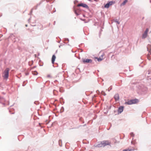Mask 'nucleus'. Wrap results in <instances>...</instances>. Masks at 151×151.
Segmentation results:
<instances>
[{"mask_svg": "<svg viewBox=\"0 0 151 151\" xmlns=\"http://www.w3.org/2000/svg\"><path fill=\"white\" fill-rule=\"evenodd\" d=\"M127 1L128 0H124L122 4V5H124L126 3Z\"/></svg>", "mask_w": 151, "mask_h": 151, "instance_id": "aec40b11", "label": "nucleus"}, {"mask_svg": "<svg viewBox=\"0 0 151 151\" xmlns=\"http://www.w3.org/2000/svg\"><path fill=\"white\" fill-rule=\"evenodd\" d=\"M32 10L29 13V14H32Z\"/></svg>", "mask_w": 151, "mask_h": 151, "instance_id": "cd10ccee", "label": "nucleus"}, {"mask_svg": "<svg viewBox=\"0 0 151 151\" xmlns=\"http://www.w3.org/2000/svg\"><path fill=\"white\" fill-rule=\"evenodd\" d=\"M74 12L75 13V14L77 15L78 16L80 14L78 13V12L76 10H74Z\"/></svg>", "mask_w": 151, "mask_h": 151, "instance_id": "6ab92c4d", "label": "nucleus"}, {"mask_svg": "<svg viewBox=\"0 0 151 151\" xmlns=\"http://www.w3.org/2000/svg\"><path fill=\"white\" fill-rule=\"evenodd\" d=\"M110 145V143L108 141H104L102 142H101L100 143L98 144L96 147H104L107 145Z\"/></svg>", "mask_w": 151, "mask_h": 151, "instance_id": "f257e3e1", "label": "nucleus"}, {"mask_svg": "<svg viewBox=\"0 0 151 151\" xmlns=\"http://www.w3.org/2000/svg\"><path fill=\"white\" fill-rule=\"evenodd\" d=\"M77 10L78 11H81V10L79 9H78Z\"/></svg>", "mask_w": 151, "mask_h": 151, "instance_id": "2f4dec72", "label": "nucleus"}, {"mask_svg": "<svg viewBox=\"0 0 151 151\" xmlns=\"http://www.w3.org/2000/svg\"><path fill=\"white\" fill-rule=\"evenodd\" d=\"M77 6L78 7L82 6L87 9H89V7L88 5L86 4L83 3H81L78 4Z\"/></svg>", "mask_w": 151, "mask_h": 151, "instance_id": "20e7f679", "label": "nucleus"}, {"mask_svg": "<svg viewBox=\"0 0 151 151\" xmlns=\"http://www.w3.org/2000/svg\"><path fill=\"white\" fill-rule=\"evenodd\" d=\"M50 75H48L47 76V77H50Z\"/></svg>", "mask_w": 151, "mask_h": 151, "instance_id": "c9c22d12", "label": "nucleus"}, {"mask_svg": "<svg viewBox=\"0 0 151 151\" xmlns=\"http://www.w3.org/2000/svg\"><path fill=\"white\" fill-rule=\"evenodd\" d=\"M128 105H131L132 104L131 100L129 101H128L126 102L125 103Z\"/></svg>", "mask_w": 151, "mask_h": 151, "instance_id": "2eb2a0df", "label": "nucleus"}, {"mask_svg": "<svg viewBox=\"0 0 151 151\" xmlns=\"http://www.w3.org/2000/svg\"><path fill=\"white\" fill-rule=\"evenodd\" d=\"M124 106H119L118 109V114H121L122 112L123 111Z\"/></svg>", "mask_w": 151, "mask_h": 151, "instance_id": "423d86ee", "label": "nucleus"}, {"mask_svg": "<svg viewBox=\"0 0 151 151\" xmlns=\"http://www.w3.org/2000/svg\"><path fill=\"white\" fill-rule=\"evenodd\" d=\"M25 26H26V27H27V24H26V25H25Z\"/></svg>", "mask_w": 151, "mask_h": 151, "instance_id": "4c0bfd02", "label": "nucleus"}, {"mask_svg": "<svg viewBox=\"0 0 151 151\" xmlns=\"http://www.w3.org/2000/svg\"><path fill=\"white\" fill-rule=\"evenodd\" d=\"M56 56L55 55H52V63L53 64L56 59Z\"/></svg>", "mask_w": 151, "mask_h": 151, "instance_id": "f8f14e48", "label": "nucleus"}, {"mask_svg": "<svg viewBox=\"0 0 151 151\" xmlns=\"http://www.w3.org/2000/svg\"><path fill=\"white\" fill-rule=\"evenodd\" d=\"M147 88L146 87H142L139 90V92L142 94H145L147 91Z\"/></svg>", "mask_w": 151, "mask_h": 151, "instance_id": "f03ea898", "label": "nucleus"}, {"mask_svg": "<svg viewBox=\"0 0 151 151\" xmlns=\"http://www.w3.org/2000/svg\"><path fill=\"white\" fill-rule=\"evenodd\" d=\"M59 144L60 147L62 146V141L61 139H60L59 140Z\"/></svg>", "mask_w": 151, "mask_h": 151, "instance_id": "dca6fc26", "label": "nucleus"}, {"mask_svg": "<svg viewBox=\"0 0 151 151\" xmlns=\"http://www.w3.org/2000/svg\"><path fill=\"white\" fill-rule=\"evenodd\" d=\"M82 61L84 63H91L92 62V60L91 59L85 58L83 59Z\"/></svg>", "mask_w": 151, "mask_h": 151, "instance_id": "0eeeda50", "label": "nucleus"}, {"mask_svg": "<svg viewBox=\"0 0 151 151\" xmlns=\"http://www.w3.org/2000/svg\"><path fill=\"white\" fill-rule=\"evenodd\" d=\"M115 22H116L118 24H119L120 22H119L117 19H116L114 20Z\"/></svg>", "mask_w": 151, "mask_h": 151, "instance_id": "4be33fe9", "label": "nucleus"}, {"mask_svg": "<svg viewBox=\"0 0 151 151\" xmlns=\"http://www.w3.org/2000/svg\"><path fill=\"white\" fill-rule=\"evenodd\" d=\"M14 35L13 34H11L10 35V37H12L13 36H14Z\"/></svg>", "mask_w": 151, "mask_h": 151, "instance_id": "c85d7f7f", "label": "nucleus"}, {"mask_svg": "<svg viewBox=\"0 0 151 151\" xmlns=\"http://www.w3.org/2000/svg\"><path fill=\"white\" fill-rule=\"evenodd\" d=\"M9 69L8 68H7L4 71V77L5 78H8L9 76Z\"/></svg>", "mask_w": 151, "mask_h": 151, "instance_id": "7ed1b4c3", "label": "nucleus"}, {"mask_svg": "<svg viewBox=\"0 0 151 151\" xmlns=\"http://www.w3.org/2000/svg\"><path fill=\"white\" fill-rule=\"evenodd\" d=\"M104 54H103L102 55H101V57H103V56H104Z\"/></svg>", "mask_w": 151, "mask_h": 151, "instance_id": "7c9ffc66", "label": "nucleus"}, {"mask_svg": "<svg viewBox=\"0 0 151 151\" xmlns=\"http://www.w3.org/2000/svg\"><path fill=\"white\" fill-rule=\"evenodd\" d=\"M114 98L116 101H118L119 99V96L118 93L116 94L114 96Z\"/></svg>", "mask_w": 151, "mask_h": 151, "instance_id": "9d476101", "label": "nucleus"}, {"mask_svg": "<svg viewBox=\"0 0 151 151\" xmlns=\"http://www.w3.org/2000/svg\"><path fill=\"white\" fill-rule=\"evenodd\" d=\"M132 104H135L138 102V100L137 99L131 100Z\"/></svg>", "mask_w": 151, "mask_h": 151, "instance_id": "9b49d317", "label": "nucleus"}, {"mask_svg": "<svg viewBox=\"0 0 151 151\" xmlns=\"http://www.w3.org/2000/svg\"><path fill=\"white\" fill-rule=\"evenodd\" d=\"M61 45H59V48H60V47H61Z\"/></svg>", "mask_w": 151, "mask_h": 151, "instance_id": "f704fd0d", "label": "nucleus"}, {"mask_svg": "<svg viewBox=\"0 0 151 151\" xmlns=\"http://www.w3.org/2000/svg\"><path fill=\"white\" fill-rule=\"evenodd\" d=\"M35 67H36V66L34 67V68H35Z\"/></svg>", "mask_w": 151, "mask_h": 151, "instance_id": "c03bdc74", "label": "nucleus"}, {"mask_svg": "<svg viewBox=\"0 0 151 151\" xmlns=\"http://www.w3.org/2000/svg\"><path fill=\"white\" fill-rule=\"evenodd\" d=\"M26 75H28V73H27L26 74Z\"/></svg>", "mask_w": 151, "mask_h": 151, "instance_id": "e433bc0d", "label": "nucleus"}, {"mask_svg": "<svg viewBox=\"0 0 151 151\" xmlns=\"http://www.w3.org/2000/svg\"><path fill=\"white\" fill-rule=\"evenodd\" d=\"M62 108H63V107H62Z\"/></svg>", "mask_w": 151, "mask_h": 151, "instance_id": "a18cd8bd", "label": "nucleus"}, {"mask_svg": "<svg viewBox=\"0 0 151 151\" xmlns=\"http://www.w3.org/2000/svg\"><path fill=\"white\" fill-rule=\"evenodd\" d=\"M65 40L66 41V40H67L68 41H69V40L68 38H65Z\"/></svg>", "mask_w": 151, "mask_h": 151, "instance_id": "a878e982", "label": "nucleus"}, {"mask_svg": "<svg viewBox=\"0 0 151 151\" xmlns=\"http://www.w3.org/2000/svg\"><path fill=\"white\" fill-rule=\"evenodd\" d=\"M30 19H29L28 20H29H29Z\"/></svg>", "mask_w": 151, "mask_h": 151, "instance_id": "79ce46f5", "label": "nucleus"}, {"mask_svg": "<svg viewBox=\"0 0 151 151\" xmlns=\"http://www.w3.org/2000/svg\"><path fill=\"white\" fill-rule=\"evenodd\" d=\"M34 103V104H35L36 105H37V102H36V101H35Z\"/></svg>", "mask_w": 151, "mask_h": 151, "instance_id": "c756f323", "label": "nucleus"}, {"mask_svg": "<svg viewBox=\"0 0 151 151\" xmlns=\"http://www.w3.org/2000/svg\"><path fill=\"white\" fill-rule=\"evenodd\" d=\"M54 23H55V22H54Z\"/></svg>", "mask_w": 151, "mask_h": 151, "instance_id": "37998d69", "label": "nucleus"}, {"mask_svg": "<svg viewBox=\"0 0 151 151\" xmlns=\"http://www.w3.org/2000/svg\"><path fill=\"white\" fill-rule=\"evenodd\" d=\"M60 41L58 42V43H60Z\"/></svg>", "mask_w": 151, "mask_h": 151, "instance_id": "ea45409f", "label": "nucleus"}, {"mask_svg": "<svg viewBox=\"0 0 151 151\" xmlns=\"http://www.w3.org/2000/svg\"><path fill=\"white\" fill-rule=\"evenodd\" d=\"M101 93H102V95H103L104 96H106V93L104 91H102V92H101Z\"/></svg>", "mask_w": 151, "mask_h": 151, "instance_id": "5701e85b", "label": "nucleus"}, {"mask_svg": "<svg viewBox=\"0 0 151 151\" xmlns=\"http://www.w3.org/2000/svg\"><path fill=\"white\" fill-rule=\"evenodd\" d=\"M32 74L34 75H37L38 74V73L37 71H35L32 72Z\"/></svg>", "mask_w": 151, "mask_h": 151, "instance_id": "f3484780", "label": "nucleus"}, {"mask_svg": "<svg viewBox=\"0 0 151 151\" xmlns=\"http://www.w3.org/2000/svg\"><path fill=\"white\" fill-rule=\"evenodd\" d=\"M145 76L148 79H151V72L150 71L148 70L146 73Z\"/></svg>", "mask_w": 151, "mask_h": 151, "instance_id": "1a4fd4ad", "label": "nucleus"}, {"mask_svg": "<svg viewBox=\"0 0 151 151\" xmlns=\"http://www.w3.org/2000/svg\"><path fill=\"white\" fill-rule=\"evenodd\" d=\"M113 3V1H110L105 5L104 7L106 8H108L110 6L112 5Z\"/></svg>", "mask_w": 151, "mask_h": 151, "instance_id": "6e6552de", "label": "nucleus"}, {"mask_svg": "<svg viewBox=\"0 0 151 151\" xmlns=\"http://www.w3.org/2000/svg\"><path fill=\"white\" fill-rule=\"evenodd\" d=\"M94 1H99V0H94Z\"/></svg>", "mask_w": 151, "mask_h": 151, "instance_id": "473e14b6", "label": "nucleus"}, {"mask_svg": "<svg viewBox=\"0 0 151 151\" xmlns=\"http://www.w3.org/2000/svg\"><path fill=\"white\" fill-rule=\"evenodd\" d=\"M55 11H56V10H55H55H54V11H53V13H54V12H55Z\"/></svg>", "mask_w": 151, "mask_h": 151, "instance_id": "72a5a7b5", "label": "nucleus"}, {"mask_svg": "<svg viewBox=\"0 0 151 151\" xmlns=\"http://www.w3.org/2000/svg\"><path fill=\"white\" fill-rule=\"evenodd\" d=\"M95 58L97 59L98 61L99 62L101 61L103 59V58H101V57H99V58H98L97 57H95Z\"/></svg>", "mask_w": 151, "mask_h": 151, "instance_id": "4468645a", "label": "nucleus"}, {"mask_svg": "<svg viewBox=\"0 0 151 151\" xmlns=\"http://www.w3.org/2000/svg\"><path fill=\"white\" fill-rule=\"evenodd\" d=\"M111 89H112V88H111L109 89L108 88V90L109 91Z\"/></svg>", "mask_w": 151, "mask_h": 151, "instance_id": "bb28decb", "label": "nucleus"}, {"mask_svg": "<svg viewBox=\"0 0 151 151\" xmlns=\"http://www.w3.org/2000/svg\"><path fill=\"white\" fill-rule=\"evenodd\" d=\"M148 31V28H147L145 31L144 33L142 34V39H144L147 36V33Z\"/></svg>", "mask_w": 151, "mask_h": 151, "instance_id": "39448f33", "label": "nucleus"}, {"mask_svg": "<svg viewBox=\"0 0 151 151\" xmlns=\"http://www.w3.org/2000/svg\"><path fill=\"white\" fill-rule=\"evenodd\" d=\"M122 151H134V150L132 149H128L124 150Z\"/></svg>", "mask_w": 151, "mask_h": 151, "instance_id": "a211bd4d", "label": "nucleus"}, {"mask_svg": "<svg viewBox=\"0 0 151 151\" xmlns=\"http://www.w3.org/2000/svg\"><path fill=\"white\" fill-rule=\"evenodd\" d=\"M41 3V2H40L39 3L37 4V6H35V9H37V7Z\"/></svg>", "mask_w": 151, "mask_h": 151, "instance_id": "412c9836", "label": "nucleus"}, {"mask_svg": "<svg viewBox=\"0 0 151 151\" xmlns=\"http://www.w3.org/2000/svg\"><path fill=\"white\" fill-rule=\"evenodd\" d=\"M149 52L150 53V54L151 55V52H150H150Z\"/></svg>", "mask_w": 151, "mask_h": 151, "instance_id": "58836bf2", "label": "nucleus"}, {"mask_svg": "<svg viewBox=\"0 0 151 151\" xmlns=\"http://www.w3.org/2000/svg\"><path fill=\"white\" fill-rule=\"evenodd\" d=\"M130 134L133 137H134V133L133 132H131L130 133Z\"/></svg>", "mask_w": 151, "mask_h": 151, "instance_id": "b1692460", "label": "nucleus"}, {"mask_svg": "<svg viewBox=\"0 0 151 151\" xmlns=\"http://www.w3.org/2000/svg\"><path fill=\"white\" fill-rule=\"evenodd\" d=\"M40 55V54L39 53H38V56H39Z\"/></svg>", "mask_w": 151, "mask_h": 151, "instance_id": "a19ab883", "label": "nucleus"}, {"mask_svg": "<svg viewBox=\"0 0 151 151\" xmlns=\"http://www.w3.org/2000/svg\"><path fill=\"white\" fill-rule=\"evenodd\" d=\"M147 50L149 52H150V51L151 50V45H148L147 47Z\"/></svg>", "mask_w": 151, "mask_h": 151, "instance_id": "ddd939ff", "label": "nucleus"}, {"mask_svg": "<svg viewBox=\"0 0 151 151\" xmlns=\"http://www.w3.org/2000/svg\"><path fill=\"white\" fill-rule=\"evenodd\" d=\"M78 1L77 0H75L74 1V4H76V3H78Z\"/></svg>", "mask_w": 151, "mask_h": 151, "instance_id": "393cba45", "label": "nucleus"}]
</instances>
